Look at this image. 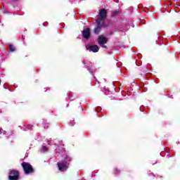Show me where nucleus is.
Masks as SVG:
<instances>
[{
    "mask_svg": "<svg viewBox=\"0 0 180 180\" xmlns=\"http://www.w3.org/2000/svg\"><path fill=\"white\" fill-rule=\"evenodd\" d=\"M8 174L9 180H19L20 178V173L18 170L10 169Z\"/></svg>",
    "mask_w": 180,
    "mask_h": 180,
    "instance_id": "nucleus-4",
    "label": "nucleus"
},
{
    "mask_svg": "<svg viewBox=\"0 0 180 180\" xmlns=\"http://www.w3.org/2000/svg\"><path fill=\"white\" fill-rule=\"evenodd\" d=\"M147 176L148 179H154V178H155V175H154V173H153L151 171H149L147 173Z\"/></svg>",
    "mask_w": 180,
    "mask_h": 180,
    "instance_id": "nucleus-8",
    "label": "nucleus"
},
{
    "mask_svg": "<svg viewBox=\"0 0 180 180\" xmlns=\"http://www.w3.org/2000/svg\"><path fill=\"white\" fill-rule=\"evenodd\" d=\"M21 167H22V169L25 175H27L29 174H33V172H34V169L33 168V166H32V165H30V163L29 162H22Z\"/></svg>",
    "mask_w": 180,
    "mask_h": 180,
    "instance_id": "nucleus-3",
    "label": "nucleus"
},
{
    "mask_svg": "<svg viewBox=\"0 0 180 180\" xmlns=\"http://www.w3.org/2000/svg\"><path fill=\"white\" fill-rule=\"evenodd\" d=\"M117 13H119V11H115L112 12V16H116V15H117Z\"/></svg>",
    "mask_w": 180,
    "mask_h": 180,
    "instance_id": "nucleus-12",
    "label": "nucleus"
},
{
    "mask_svg": "<svg viewBox=\"0 0 180 180\" xmlns=\"http://www.w3.org/2000/svg\"><path fill=\"white\" fill-rule=\"evenodd\" d=\"M41 150H42V151H43L44 153H46V151H49V148H46V146H41Z\"/></svg>",
    "mask_w": 180,
    "mask_h": 180,
    "instance_id": "nucleus-11",
    "label": "nucleus"
},
{
    "mask_svg": "<svg viewBox=\"0 0 180 180\" xmlns=\"http://www.w3.org/2000/svg\"><path fill=\"white\" fill-rule=\"evenodd\" d=\"M107 16L108 13L106 12V9H101L99 15L96 20V27L94 29L95 34H99L102 30V27H108V25L105 24V20Z\"/></svg>",
    "mask_w": 180,
    "mask_h": 180,
    "instance_id": "nucleus-1",
    "label": "nucleus"
},
{
    "mask_svg": "<svg viewBox=\"0 0 180 180\" xmlns=\"http://www.w3.org/2000/svg\"><path fill=\"white\" fill-rule=\"evenodd\" d=\"M0 85H1V79H0Z\"/></svg>",
    "mask_w": 180,
    "mask_h": 180,
    "instance_id": "nucleus-15",
    "label": "nucleus"
},
{
    "mask_svg": "<svg viewBox=\"0 0 180 180\" xmlns=\"http://www.w3.org/2000/svg\"><path fill=\"white\" fill-rule=\"evenodd\" d=\"M82 36L84 39H86V40H88L89 37H91V29L89 27L84 29L82 32Z\"/></svg>",
    "mask_w": 180,
    "mask_h": 180,
    "instance_id": "nucleus-6",
    "label": "nucleus"
},
{
    "mask_svg": "<svg viewBox=\"0 0 180 180\" xmlns=\"http://www.w3.org/2000/svg\"><path fill=\"white\" fill-rule=\"evenodd\" d=\"M100 46H101V47H103V49H108V46H105V44L100 45Z\"/></svg>",
    "mask_w": 180,
    "mask_h": 180,
    "instance_id": "nucleus-13",
    "label": "nucleus"
},
{
    "mask_svg": "<svg viewBox=\"0 0 180 180\" xmlns=\"http://www.w3.org/2000/svg\"><path fill=\"white\" fill-rule=\"evenodd\" d=\"M15 50L16 49L15 48V46L9 44V51H11V53H13V51H15Z\"/></svg>",
    "mask_w": 180,
    "mask_h": 180,
    "instance_id": "nucleus-9",
    "label": "nucleus"
},
{
    "mask_svg": "<svg viewBox=\"0 0 180 180\" xmlns=\"http://www.w3.org/2000/svg\"><path fill=\"white\" fill-rule=\"evenodd\" d=\"M3 131H4V129H2V128L0 127V134H2Z\"/></svg>",
    "mask_w": 180,
    "mask_h": 180,
    "instance_id": "nucleus-14",
    "label": "nucleus"
},
{
    "mask_svg": "<svg viewBox=\"0 0 180 180\" xmlns=\"http://www.w3.org/2000/svg\"><path fill=\"white\" fill-rule=\"evenodd\" d=\"M108 41L109 39L103 35L98 36V44L100 45L106 44V43H108Z\"/></svg>",
    "mask_w": 180,
    "mask_h": 180,
    "instance_id": "nucleus-5",
    "label": "nucleus"
},
{
    "mask_svg": "<svg viewBox=\"0 0 180 180\" xmlns=\"http://www.w3.org/2000/svg\"><path fill=\"white\" fill-rule=\"evenodd\" d=\"M113 173H114L115 175H118V174H120V170L118 169L117 168H114V169H113Z\"/></svg>",
    "mask_w": 180,
    "mask_h": 180,
    "instance_id": "nucleus-10",
    "label": "nucleus"
},
{
    "mask_svg": "<svg viewBox=\"0 0 180 180\" xmlns=\"http://www.w3.org/2000/svg\"><path fill=\"white\" fill-rule=\"evenodd\" d=\"M71 162V158L66 157L65 159V162H58L57 163V166L60 172H64L67 171L70 167V164Z\"/></svg>",
    "mask_w": 180,
    "mask_h": 180,
    "instance_id": "nucleus-2",
    "label": "nucleus"
},
{
    "mask_svg": "<svg viewBox=\"0 0 180 180\" xmlns=\"http://www.w3.org/2000/svg\"><path fill=\"white\" fill-rule=\"evenodd\" d=\"M86 49L93 53H98L99 51V46L98 45L89 46H86Z\"/></svg>",
    "mask_w": 180,
    "mask_h": 180,
    "instance_id": "nucleus-7",
    "label": "nucleus"
}]
</instances>
